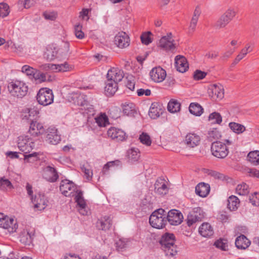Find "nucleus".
<instances>
[{
	"label": "nucleus",
	"mask_w": 259,
	"mask_h": 259,
	"mask_svg": "<svg viewBox=\"0 0 259 259\" xmlns=\"http://www.w3.org/2000/svg\"><path fill=\"white\" fill-rule=\"evenodd\" d=\"M214 245L218 248L226 250L228 247L226 240L220 239L214 242Z\"/></svg>",
	"instance_id": "nucleus-57"
},
{
	"label": "nucleus",
	"mask_w": 259,
	"mask_h": 259,
	"mask_svg": "<svg viewBox=\"0 0 259 259\" xmlns=\"http://www.w3.org/2000/svg\"><path fill=\"white\" fill-rule=\"evenodd\" d=\"M151 79L155 82L163 81L166 76V73L164 69L160 66L153 68L150 72Z\"/></svg>",
	"instance_id": "nucleus-14"
},
{
	"label": "nucleus",
	"mask_w": 259,
	"mask_h": 259,
	"mask_svg": "<svg viewBox=\"0 0 259 259\" xmlns=\"http://www.w3.org/2000/svg\"><path fill=\"white\" fill-rule=\"evenodd\" d=\"M130 39L127 34L123 32H118L114 37V43L119 48H124L130 45Z\"/></svg>",
	"instance_id": "nucleus-16"
},
{
	"label": "nucleus",
	"mask_w": 259,
	"mask_h": 259,
	"mask_svg": "<svg viewBox=\"0 0 259 259\" xmlns=\"http://www.w3.org/2000/svg\"><path fill=\"white\" fill-rule=\"evenodd\" d=\"M8 89L12 96L22 98L28 92V87L23 82L16 80L8 85Z\"/></svg>",
	"instance_id": "nucleus-3"
},
{
	"label": "nucleus",
	"mask_w": 259,
	"mask_h": 259,
	"mask_svg": "<svg viewBox=\"0 0 259 259\" xmlns=\"http://www.w3.org/2000/svg\"><path fill=\"white\" fill-rule=\"evenodd\" d=\"M175 66L177 70L182 73L186 72L189 67L186 58L180 55L175 58Z\"/></svg>",
	"instance_id": "nucleus-22"
},
{
	"label": "nucleus",
	"mask_w": 259,
	"mask_h": 259,
	"mask_svg": "<svg viewBox=\"0 0 259 259\" xmlns=\"http://www.w3.org/2000/svg\"><path fill=\"white\" fill-rule=\"evenodd\" d=\"M60 190L66 197H73L75 193L79 191L76 190V186L73 183L67 180H64L61 182Z\"/></svg>",
	"instance_id": "nucleus-10"
},
{
	"label": "nucleus",
	"mask_w": 259,
	"mask_h": 259,
	"mask_svg": "<svg viewBox=\"0 0 259 259\" xmlns=\"http://www.w3.org/2000/svg\"><path fill=\"white\" fill-rule=\"evenodd\" d=\"M54 95L52 90L44 88L39 89L36 96L38 103L43 106H48L53 103Z\"/></svg>",
	"instance_id": "nucleus-4"
},
{
	"label": "nucleus",
	"mask_w": 259,
	"mask_h": 259,
	"mask_svg": "<svg viewBox=\"0 0 259 259\" xmlns=\"http://www.w3.org/2000/svg\"><path fill=\"white\" fill-rule=\"evenodd\" d=\"M32 235L27 230H23L19 235L20 241L24 245H30L32 242Z\"/></svg>",
	"instance_id": "nucleus-32"
},
{
	"label": "nucleus",
	"mask_w": 259,
	"mask_h": 259,
	"mask_svg": "<svg viewBox=\"0 0 259 259\" xmlns=\"http://www.w3.org/2000/svg\"><path fill=\"white\" fill-rule=\"evenodd\" d=\"M208 120L211 121L212 123L221 124L222 121V117L221 114L216 112H214L209 115Z\"/></svg>",
	"instance_id": "nucleus-45"
},
{
	"label": "nucleus",
	"mask_w": 259,
	"mask_h": 259,
	"mask_svg": "<svg viewBox=\"0 0 259 259\" xmlns=\"http://www.w3.org/2000/svg\"><path fill=\"white\" fill-rule=\"evenodd\" d=\"M24 161L26 162L34 163L39 160L38 154L36 152H34L28 155H24Z\"/></svg>",
	"instance_id": "nucleus-50"
},
{
	"label": "nucleus",
	"mask_w": 259,
	"mask_h": 259,
	"mask_svg": "<svg viewBox=\"0 0 259 259\" xmlns=\"http://www.w3.org/2000/svg\"><path fill=\"white\" fill-rule=\"evenodd\" d=\"M236 193L239 195H247L249 193V186L244 183L239 184L236 188Z\"/></svg>",
	"instance_id": "nucleus-39"
},
{
	"label": "nucleus",
	"mask_w": 259,
	"mask_h": 259,
	"mask_svg": "<svg viewBox=\"0 0 259 259\" xmlns=\"http://www.w3.org/2000/svg\"><path fill=\"white\" fill-rule=\"evenodd\" d=\"M229 127L234 133L238 135L243 133L246 130L243 125L235 122L229 123Z\"/></svg>",
	"instance_id": "nucleus-38"
},
{
	"label": "nucleus",
	"mask_w": 259,
	"mask_h": 259,
	"mask_svg": "<svg viewBox=\"0 0 259 259\" xmlns=\"http://www.w3.org/2000/svg\"><path fill=\"white\" fill-rule=\"evenodd\" d=\"M19 4L22 5L25 8L28 9L33 5L34 0H20Z\"/></svg>",
	"instance_id": "nucleus-63"
},
{
	"label": "nucleus",
	"mask_w": 259,
	"mask_h": 259,
	"mask_svg": "<svg viewBox=\"0 0 259 259\" xmlns=\"http://www.w3.org/2000/svg\"><path fill=\"white\" fill-rule=\"evenodd\" d=\"M163 109L158 103H152L149 111V115L151 118L156 119L160 116L163 113Z\"/></svg>",
	"instance_id": "nucleus-25"
},
{
	"label": "nucleus",
	"mask_w": 259,
	"mask_h": 259,
	"mask_svg": "<svg viewBox=\"0 0 259 259\" xmlns=\"http://www.w3.org/2000/svg\"><path fill=\"white\" fill-rule=\"evenodd\" d=\"M73 197H74L75 202L77 203V208L79 212L83 215H88L89 211L83 197L82 192L79 190L75 193Z\"/></svg>",
	"instance_id": "nucleus-11"
},
{
	"label": "nucleus",
	"mask_w": 259,
	"mask_h": 259,
	"mask_svg": "<svg viewBox=\"0 0 259 259\" xmlns=\"http://www.w3.org/2000/svg\"><path fill=\"white\" fill-rule=\"evenodd\" d=\"M175 241V236L172 233H166L162 235L159 243L166 256L172 257L177 253Z\"/></svg>",
	"instance_id": "nucleus-1"
},
{
	"label": "nucleus",
	"mask_w": 259,
	"mask_h": 259,
	"mask_svg": "<svg viewBox=\"0 0 259 259\" xmlns=\"http://www.w3.org/2000/svg\"><path fill=\"white\" fill-rule=\"evenodd\" d=\"M168 192L166 182L162 179H157L154 184V192L158 195L163 196Z\"/></svg>",
	"instance_id": "nucleus-19"
},
{
	"label": "nucleus",
	"mask_w": 259,
	"mask_h": 259,
	"mask_svg": "<svg viewBox=\"0 0 259 259\" xmlns=\"http://www.w3.org/2000/svg\"><path fill=\"white\" fill-rule=\"evenodd\" d=\"M152 33L150 31L143 33L141 36L142 42L145 45H148L152 42V38L150 37Z\"/></svg>",
	"instance_id": "nucleus-51"
},
{
	"label": "nucleus",
	"mask_w": 259,
	"mask_h": 259,
	"mask_svg": "<svg viewBox=\"0 0 259 259\" xmlns=\"http://www.w3.org/2000/svg\"><path fill=\"white\" fill-rule=\"evenodd\" d=\"M38 114H39V111L37 110L36 109L33 108L29 110V117H27V115H26L24 116V117H26L27 120H30L31 121V123L30 124L29 133L31 135L34 136H37V132H36V121H34L33 120L34 119L30 118L29 117L31 116V114H33V116H34V115H37Z\"/></svg>",
	"instance_id": "nucleus-21"
},
{
	"label": "nucleus",
	"mask_w": 259,
	"mask_h": 259,
	"mask_svg": "<svg viewBox=\"0 0 259 259\" xmlns=\"http://www.w3.org/2000/svg\"><path fill=\"white\" fill-rule=\"evenodd\" d=\"M96 122L99 126H105L109 124L108 118L105 114H101L95 118Z\"/></svg>",
	"instance_id": "nucleus-46"
},
{
	"label": "nucleus",
	"mask_w": 259,
	"mask_h": 259,
	"mask_svg": "<svg viewBox=\"0 0 259 259\" xmlns=\"http://www.w3.org/2000/svg\"><path fill=\"white\" fill-rule=\"evenodd\" d=\"M36 69L27 65L23 66L21 68V71L25 73L30 79L33 77V73L36 72Z\"/></svg>",
	"instance_id": "nucleus-49"
},
{
	"label": "nucleus",
	"mask_w": 259,
	"mask_h": 259,
	"mask_svg": "<svg viewBox=\"0 0 259 259\" xmlns=\"http://www.w3.org/2000/svg\"><path fill=\"white\" fill-rule=\"evenodd\" d=\"M137 93L139 96L143 95L149 96L151 95V91L149 89H140L137 90Z\"/></svg>",
	"instance_id": "nucleus-64"
},
{
	"label": "nucleus",
	"mask_w": 259,
	"mask_h": 259,
	"mask_svg": "<svg viewBox=\"0 0 259 259\" xmlns=\"http://www.w3.org/2000/svg\"><path fill=\"white\" fill-rule=\"evenodd\" d=\"M126 246V242L122 240V239H119V240H118L116 242V249L118 251H122V250L125 248Z\"/></svg>",
	"instance_id": "nucleus-62"
},
{
	"label": "nucleus",
	"mask_w": 259,
	"mask_h": 259,
	"mask_svg": "<svg viewBox=\"0 0 259 259\" xmlns=\"http://www.w3.org/2000/svg\"><path fill=\"white\" fill-rule=\"evenodd\" d=\"M86 96L78 93H72V98L75 104L79 106H83L85 104Z\"/></svg>",
	"instance_id": "nucleus-40"
},
{
	"label": "nucleus",
	"mask_w": 259,
	"mask_h": 259,
	"mask_svg": "<svg viewBox=\"0 0 259 259\" xmlns=\"http://www.w3.org/2000/svg\"><path fill=\"white\" fill-rule=\"evenodd\" d=\"M248 158L250 162L254 165H257L259 164V151L255 150L251 151L248 154Z\"/></svg>",
	"instance_id": "nucleus-41"
},
{
	"label": "nucleus",
	"mask_w": 259,
	"mask_h": 259,
	"mask_svg": "<svg viewBox=\"0 0 259 259\" xmlns=\"http://www.w3.org/2000/svg\"><path fill=\"white\" fill-rule=\"evenodd\" d=\"M222 135L221 132L217 128L210 129L207 133V138L209 141H216L220 139Z\"/></svg>",
	"instance_id": "nucleus-36"
},
{
	"label": "nucleus",
	"mask_w": 259,
	"mask_h": 259,
	"mask_svg": "<svg viewBox=\"0 0 259 259\" xmlns=\"http://www.w3.org/2000/svg\"><path fill=\"white\" fill-rule=\"evenodd\" d=\"M185 141L188 146L193 148L199 145L200 138L195 133H189L186 135Z\"/></svg>",
	"instance_id": "nucleus-24"
},
{
	"label": "nucleus",
	"mask_w": 259,
	"mask_h": 259,
	"mask_svg": "<svg viewBox=\"0 0 259 259\" xmlns=\"http://www.w3.org/2000/svg\"><path fill=\"white\" fill-rule=\"evenodd\" d=\"M240 201L234 195L230 196L228 199V208L231 211L236 210L239 206Z\"/></svg>",
	"instance_id": "nucleus-35"
},
{
	"label": "nucleus",
	"mask_w": 259,
	"mask_h": 259,
	"mask_svg": "<svg viewBox=\"0 0 259 259\" xmlns=\"http://www.w3.org/2000/svg\"><path fill=\"white\" fill-rule=\"evenodd\" d=\"M46 141L52 145H56L61 141L60 136L55 127H49L47 132Z\"/></svg>",
	"instance_id": "nucleus-17"
},
{
	"label": "nucleus",
	"mask_w": 259,
	"mask_h": 259,
	"mask_svg": "<svg viewBox=\"0 0 259 259\" xmlns=\"http://www.w3.org/2000/svg\"><path fill=\"white\" fill-rule=\"evenodd\" d=\"M121 164V162L118 160L108 162L104 166L103 171L105 172L106 170L109 169V167L114 166H119Z\"/></svg>",
	"instance_id": "nucleus-58"
},
{
	"label": "nucleus",
	"mask_w": 259,
	"mask_h": 259,
	"mask_svg": "<svg viewBox=\"0 0 259 259\" xmlns=\"http://www.w3.org/2000/svg\"><path fill=\"white\" fill-rule=\"evenodd\" d=\"M18 147L20 151L27 153L34 148L35 143L28 136H21L18 137Z\"/></svg>",
	"instance_id": "nucleus-9"
},
{
	"label": "nucleus",
	"mask_w": 259,
	"mask_h": 259,
	"mask_svg": "<svg viewBox=\"0 0 259 259\" xmlns=\"http://www.w3.org/2000/svg\"><path fill=\"white\" fill-rule=\"evenodd\" d=\"M206 73L199 70H196L193 74V78L195 80L202 79L205 77Z\"/></svg>",
	"instance_id": "nucleus-60"
},
{
	"label": "nucleus",
	"mask_w": 259,
	"mask_h": 259,
	"mask_svg": "<svg viewBox=\"0 0 259 259\" xmlns=\"http://www.w3.org/2000/svg\"><path fill=\"white\" fill-rule=\"evenodd\" d=\"M250 244V241L243 235L238 237L235 240L236 246L238 249H246Z\"/></svg>",
	"instance_id": "nucleus-30"
},
{
	"label": "nucleus",
	"mask_w": 259,
	"mask_h": 259,
	"mask_svg": "<svg viewBox=\"0 0 259 259\" xmlns=\"http://www.w3.org/2000/svg\"><path fill=\"white\" fill-rule=\"evenodd\" d=\"M199 232L203 237H209L213 234V230L209 224L205 223L199 227Z\"/></svg>",
	"instance_id": "nucleus-29"
},
{
	"label": "nucleus",
	"mask_w": 259,
	"mask_h": 259,
	"mask_svg": "<svg viewBox=\"0 0 259 259\" xmlns=\"http://www.w3.org/2000/svg\"><path fill=\"white\" fill-rule=\"evenodd\" d=\"M236 14V12L235 9L232 7H229L223 15H224L226 18L231 21L233 18L235 17Z\"/></svg>",
	"instance_id": "nucleus-54"
},
{
	"label": "nucleus",
	"mask_w": 259,
	"mask_h": 259,
	"mask_svg": "<svg viewBox=\"0 0 259 259\" xmlns=\"http://www.w3.org/2000/svg\"><path fill=\"white\" fill-rule=\"evenodd\" d=\"M31 79H34L36 82H44L46 80V74L36 69Z\"/></svg>",
	"instance_id": "nucleus-48"
},
{
	"label": "nucleus",
	"mask_w": 259,
	"mask_h": 259,
	"mask_svg": "<svg viewBox=\"0 0 259 259\" xmlns=\"http://www.w3.org/2000/svg\"><path fill=\"white\" fill-rule=\"evenodd\" d=\"M42 177L50 183H55L59 179V176L53 164L44 166L42 169Z\"/></svg>",
	"instance_id": "nucleus-6"
},
{
	"label": "nucleus",
	"mask_w": 259,
	"mask_h": 259,
	"mask_svg": "<svg viewBox=\"0 0 259 259\" xmlns=\"http://www.w3.org/2000/svg\"><path fill=\"white\" fill-rule=\"evenodd\" d=\"M249 201L253 206H259V193L254 192L249 196Z\"/></svg>",
	"instance_id": "nucleus-56"
},
{
	"label": "nucleus",
	"mask_w": 259,
	"mask_h": 259,
	"mask_svg": "<svg viewBox=\"0 0 259 259\" xmlns=\"http://www.w3.org/2000/svg\"><path fill=\"white\" fill-rule=\"evenodd\" d=\"M81 168L85 179L88 181H91L93 177L92 170L89 166H86L84 165L81 166Z\"/></svg>",
	"instance_id": "nucleus-53"
},
{
	"label": "nucleus",
	"mask_w": 259,
	"mask_h": 259,
	"mask_svg": "<svg viewBox=\"0 0 259 259\" xmlns=\"http://www.w3.org/2000/svg\"><path fill=\"white\" fill-rule=\"evenodd\" d=\"M180 103L177 100H171L168 103L167 109L171 113H175L180 111Z\"/></svg>",
	"instance_id": "nucleus-42"
},
{
	"label": "nucleus",
	"mask_w": 259,
	"mask_h": 259,
	"mask_svg": "<svg viewBox=\"0 0 259 259\" xmlns=\"http://www.w3.org/2000/svg\"><path fill=\"white\" fill-rule=\"evenodd\" d=\"M158 47L167 52H173L176 46L172 33H168L166 35L162 36L159 40Z\"/></svg>",
	"instance_id": "nucleus-8"
},
{
	"label": "nucleus",
	"mask_w": 259,
	"mask_h": 259,
	"mask_svg": "<svg viewBox=\"0 0 259 259\" xmlns=\"http://www.w3.org/2000/svg\"><path fill=\"white\" fill-rule=\"evenodd\" d=\"M31 201L34 207L38 210L44 209L47 205L45 195L40 194L35 195L34 197H32Z\"/></svg>",
	"instance_id": "nucleus-23"
},
{
	"label": "nucleus",
	"mask_w": 259,
	"mask_h": 259,
	"mask_svg": "<svg viewBox=\"0 0 259 259\" xmlns=\"http://www.w3.org/2000/svg\"><path fill=\"white\" fill-rule=\"evenodd\" d=\"M13 186L11 182L5 177L0 178V189L2 190H6L11 189Z\"/></svg>",
	"instance_id": "nucleus-44"
},
{
	"label": "nucleus",
	"mask_w": 259,
	"mask_h": 259,
	"mask_svg": "<svg viewBox=\"0 0 259 259\" xmlns=\"http://www.w3.org/2000/svg\"><path fill=\"white\" fill-rule=\"evenodd\" d=\"M183 219L182 213L177 209H171L166 212V221L171 225H178L181 223Z\"/></svg>",
	"instance_id": "nucleus-13"
},
{
	"label": "nucleus",
	"mask_w": 259,
	"mask_h": 259,
	"mask_svg": "<svg viewBox=\"0 0 259 259\" xmlns=\"http://www.w3.org/2000/svg\"><path fill=\"white\" fill-rule=\"evenodd\" d=\"M209 96L214 100H220L224 97V91L223 87L219 84H213L209 92Z\"/></svg>",
	"instance_id": "nucleus-20"
},
{
	"label": "nucleus",
	"mask_w": 259,
	"mask_h": 259,
	"mask_svg": "<svg viewBox=\"0 0 259 259\" xmlns=\"http://www.w3.org/2000/svg\"><path fill=\"white\" fill-rule=\"evenodd\" d=\"M124 77V73L123 70L118 68H112L108 70L107 74V79H112L118 83L122 80Z\"/></svg>",
	"instance_id": "nucleus-18"
},
{
	"label": "nucleus",
	"mask_w": 259,
	"mask_h": 259,
	"mask_svg": "<svg viewBox=\"0 0 259 259\" xmlns=\"http://www.w3.org/2000/svg\"><path fill=\"white\" fill-rule=\"evenodd\" d=\"M0 227L7 230L10 233H13L18 229V225L16 220L0 213Z\"/></svg>",
	"instance_id": "nucleus-7"
},
{
	"label": "nucleus",
	"mask_w": 259,
	"mask_h": 259,
	"mask_svg": "<svg viewBox=\"0 0 259 259\" xmlns=\"http://www.w3.org/2000/svg\"><path fill=\"white\" fill-rule=\"evenodd\" d=\"M57 15V13L55 12L46 11L43 13V16L46 19L52 21L56 18Z\"/></svg>",
	"instance_id": "nucleus-59"
},
{
	"label": "nucleus",
	"mask_w": 259,
	"mask_h": 259,
	"mask_svg": "<svg viewBox=\"0 0 259 259\" xmlns=\"http://www.w3.org/2000/svg\"><path fill=\"white\" fill-rule=\"evenodd\" d=\"M189 110L190 112L196 116H200L203 113L202 107L197 103H191L190 104Z\"/></svg>",
	"instance_id": "nucleus-37"
},
{
	"label": "nucleus",
	"mask_w": 259,
	"mask_h": 259,
	"mask_svg": "<svg viewBox=\"0 0 259 259\" xmlns=\"http://www.w3.org/2000/svg\"><path fill=\"white\" fill-rule=\"evenodd\" d=\"M10 13L9 6L6 3L0 4V17L4 18Z\"/></svg>",
	"instance_id": "nucleus-52"
},
{
	"label": "nucleus",
	"mask_w": 259,
	"mask_h": 259,
	"mask_svg": "<svg viewBox=\"0 0 259 259\" xmlns=\"http://www.w3.org/2000/svg\"><path fill=\"white\" fill-rule=\"evenodd\" d=\"M140 142L146 145V146H150L151 144V140L150 136L146 133H143L139 137Z\"/></svg>",
	"instance_id": "nucleus-55"
},
{
	"label": "nucleus",
	"mask_w": 259,
	"mask_h": 259,
	"mask_svg": "<svg viewBox=\"0 0 259 259\" xmlns=\"http://www.w3.org/2000/svg\"><path fill=\"white\" fill-rule=\"evenodd\" d=\"M111 225L112 221L109 217H104L97 222L98 227L103 230L109 229Z\"/></svg>",
	"instance_id": "nucleus-34"
},
{
	"label": "nucleus",
	"mask_w": 259,
	"mask_h": 259,
	"mask_svg": "<svg viewBox=\"0 0 259 259\" xmlns=\"http://www.w3.org/2000/svg\"><path fill=\"white\" fill-rule=\"evenodd\" d=\"M210 187L208 184L200 183L195 188V192L197 195L201 197H206L209 193Z\"/></svg>",
	"instance_id": "nucleus-28"
},
{
	"label": "nucleus",
	"mask_w": 259,
	"mask_h": 259,
	"mask_svg": "<svg viewBox=\"0 0 259 259\" xmlns=\"http://www.w3.org/2000/svg\"><path fill=\"white\" fill-rule=\"evenodd\" d=\"M230 22L224 15H222L215 23L217 28H224Z\"/></svg>",
	"instance_id": "nucleus-47"
},
{
	"label": "nucleus",
	"mask_w": 259,
	"mask_h": 259,
	"mask_svg": "<svg viewBox=\"0 0 259 259\" xmlns=\"http://www.w3.org/2000/svg\"><path fill=\"white\" fill-rule=\"evenodd\" d=\"M46 68H48V69H50L55 71L65 72L69 71L72 69V66H70L66 62L60 64H48L47 65H46Z\"/></svg>",
	"instance_id": "nucleus-27"
},
{
	"label": "nucleus",
	"mask_w": 259,
	"mask_h": 259,
	"mask_svg": "<svg viewBox=\"0 0 259 259\" xmlns=\"http://www.w3.org/2000/svg\"><path fill=\"white\" fill-rule=\"evenodd\" d=\"M105 92L107 96H113L118 89L117 83L113 80L107 79L105 83Z\"/></svg>",
	"instance_id": "nucleus-26"
},
{
	"label": "nucleus",
	"mask_w": 259,
	"mask_h": 259,
	"mask_svg": "<svg viewBox=\"0 0 259 259\" xmlns=\"http://www.w3.org/2000/svg\"><path fill=\"white\" fill-rule=\"evenodd\" d=\"M166 211L162 209L159 208L151 214L149 217V223L151 226L156 229H161L165 227L166 221Z\"/></svg>",
	"instance_id": "nucleus-2"
},
{
	"label": "nucleus",
	"mask_w": 259,
	"mask_h": 259,
	"mask_svg": "<svg viewBox=\"0 0 259 259\" xmlns=\"http://www.w3.org/2000/svg\"><path fill=\"white\" fill-rule=\"evenodd\" d=\"M204 217V213L200 207L194 208L188 215L187 224L192 226L197 222H200Z\"/></svg>",
	"instance_id": "nucleus-12"
},
{
	"label": "nucleus",
	"mask_w": 259,
	"mask_h": 259,
	"mask_svg": "<svg viewBox=\"0 0 259 259\" xmlns=\"http://www.w3.org/2000/svg\"><path fill=\"white\" fill-rule=\"evenodd\" d=\"M253 50L252 48L249 44H247L245 45L244 48H243L240 51V53L244 57L246 55Z\"/></svg>",
	"instance_id": "nucleus-61"
},
{
	"label": "nucleus",
	"mask_w": 259,
	"mask_h": 259,
	"mask_svg": "<svg viewBox=\"0 0 259 259\" xmlns=\"http://www.w3.org/2000/svg\"><path fill=\"white\" fill-rule=\"evenodd\" d=\"M210 151L213 156L220 159L226 157L229 152L226 144L221 141L212 142L211 145Z\"/></svg>",
	"instance_id": "nucleus-5"
},
{
	"label": "nucleus",
	"mask_w": 259,
	"mask_h": 259,
	"mask_svg": "<svg viewBox=\"0 0 259 259\" xmlns=\"http://www.w3.org/2000/svg\"><path fill=\"white\" fill-rule=\"evenodd\" d=\"M58 49L55 47H49L45 52L44 58L48 61H52L57 57Z\"/></svg>",
	"instance_id": "nucleus-31"
},
{
	"label": "nucleus",
	"mask_w": 259,
	"mask_h": 259,
	"mask_svg": "<svg viewBox=\"0 0 259 259\" xmlns=\"http://www.w3.org/2000/svg\"><path fill=\"white\" fill-rule=\"evenodd\" d=\"M127 156L129 159L136 161H137L140 155L138 149L131 148L127 151Z\"/></svg>",
	"instance_id": "nucleus-43"
},
{
	"label": "nucleus",
	"mask_w": 259,
	"mask_h": 259,
	"mask_svg": "<svg viewBox=\"0 0 259 259\" xmlns=\"http://www.w3.org/2000/svg\"><path fill=\"white\" fill-rule=\"evenodd\" d=\"M123 113L127 115L133 116L136 113L135 105L131 102H126L122 104Z\"/></svg>",
	"instance_id": "nucleus-33"
},
{
	"label": "nucleus",
	"mask_w": 259,
	"mask_h": 259,
	"mask_svg": "<svg viewBox=\"0 0 259 259\" xmlns=\"http://www.w3.org/2000/svg\"><path fill=\"white\" fill-rule=\"evenodd\" d=\"M107 135L109 137L116 142L123 141L127 138L123 131L114 127H112L108 130Z\"/></svg>",
	"instance_id": "nucleus-15"
}]
</instances>
